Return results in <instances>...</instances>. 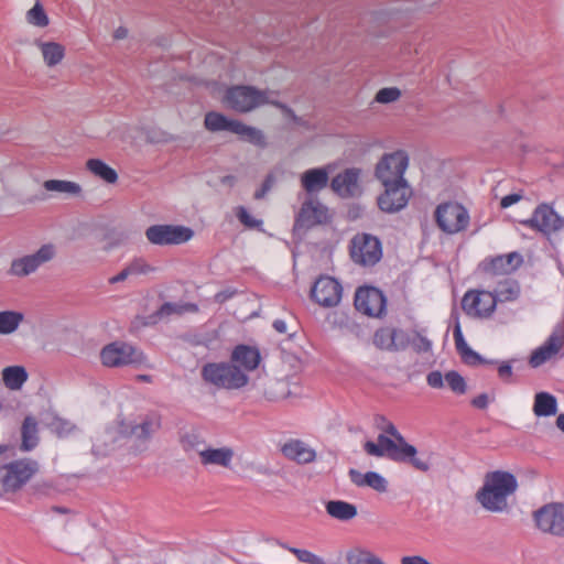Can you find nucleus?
<instances>
[{
    "label": "nucleus",
    "instance_id": "f257e3e1",
    "mask_svg": "<svg viewBox=\"0 0 564 564\" xmlns=\"http://www.w3.org/2000/svg\"><path fill=\"white\" fill-rule=\"evenodd\" d=\"M517 488L518 480L512 473L495 470L486 475L476 498L487 511L502 512L508 508V497L514 494Z\"/></svg>",
    "mask_w": 564,
    "mask_h": 564
},
{
    "label": "nucleus",
    "instance_id": "f03ea898",
    "mask_svg": "<svg viewBox=\"0 0 564 564\" xmlns=\"http://www.w3.org/2000/svg\"><path fill=\"white\" fill-rule=\"evenodd\" d=\"M225 101L229 108L238 112H249L261 105L269 104L265 91L246 85L228 88L225 94ZM270 104L295 118L294 111L286 104L278 100L270 101Z\"/></svg>",
    "mask_w": 564,
    "mask_h": 564
},
{
    "label": "nucleus",
    "instance_id": "7ed1b4c3",
    "mask_svg": "<svg viewBox=\"0 0 564 564\" xmlns=\"http://www.w3.org/2000/svg\"><path fill=\"white\" fill-rule=\"evenodd\" d=\"M202 379L217 389L238 390L249 382V377L232 361L207 362L200 370Z\"/></svg>",
    "mask_w": 564,
    "mask_h": 564
},
{
    "label": "nucleus",
    "instance_id": "20e7f679",
    "mask_svg": "<svg viewBox=\"0 0 564 564\" xmlns=\"http://www.w3.org/2000/svg\"><path fill=\"white\" fill-rule=\"evenodd\" d=\"M40 465L32 458H21L0 468V485L4 492H17L39 471Z\"/></svg>",
    "mask_w": 564,
    "mask_h": 564
},
{
    "label": "nucleus",
    "instance_id": "39448f33",
    "mask_svg": "<svg viewBox=\"0 0 564 564\" xmlns=\"http://www.w3.org/2000/svg\"><path fill=\"white\" fill-rule=\"evenodd\" d=\"M380 183L384 187L383 193H381L377 198V204L380 210L387 214H395L408 206L413 193L405 178L384 181Z\"/></svg>",
    "mask_w": 564,
    "mask_h": 564
},
{
    "label": "nucleus",
    "instance_id": "423d86ee",
    "mask_svg": "<svg viewBox=\"0 0 564 564\" xmlns=\"http://www.w3.org/2000/svg\"><path fill=\"white\" fill-rule=\"evenodd\" d=\"M524 227L542 234L549 240L552 235L564 230V217L561 216L553 207L552 204H539L530 218L521 220Z\"/></svg>",
    "mask_w": 564,
    "mask_h": 564
},
{
    "label": "nucleus",
    "instance_id": "0eeeda50",
    "mask_svg": "<svg viewBox=\"0 0 564 564\" xmlns=\"http://www.w3.org/2000/svg\"><path fill=\"white\" fill-rule=\"evenodd\" d=\"M350 257L354 262L372 267L382 258V245L378 237L370 234H357L351 239Z\"/></svg>",
    "mask_w": 564,
    "mask_h": 564
},
{
    "label": "nucleus",
    "instance_id": "6e6552de",
    "mask_svg": "<svg viewBox=\"0 0 564 564\" xmlns=\"http://www.w3.org/2000/svg\"><path fill=\"white\" fill-rule=\"evenodd\" d=\"M435 221L442 231L453 235L467 228L469 214L459 203H443L436 207Z\"/></svg>",
    "mask_w": 564,
    "mask_h": 564
},
{
    "label": "nucleus",
    "instance_id": "1a4fd4ad",
    "mask_svg": "<svg viewBox=\"0 0 564 564\" xmlns=\"http://www.w3.org/2000/svg\"><path fill=\"white\" fill-rule=\"evenodd\" d=\"M193 236V229L182 225L158 224L145 229L148 241L154 246L182 245Z\"/></svg>",
    "mask_w": 564,
    "mask_h": 564
},
{
    "label": "nucleus",
    "instance_id": "9d476101",
    "mask_svg": "<svg viewBox=\"0 0 564 564\" xmlns=\"http://www.w3.org/2000/svg\"><path fill=\"white\" fill-rule=\"evenodd\" d=\"M328 220V208L319 202L307 199L295 216L293 234L304 235L313 227L326 224Z\"/></svg>",
    "mask_w": 564,
    "mask_h": 564
},
{
    "label": "nucleus",
    "instance_id": "9b49d317",
    "mask_svg": "<svg viewBox=\"0 0 564 564\" xmlns=\"http://www.w3.org/2000/svg\"><path fill=\"white\" fill-rule=\"evenodd\" d=\"M533 519L542 532L564 538V503L544 505L533 512Z\"/></svg>",
    "mask_w": 564,
    "mask_h": 564
},
{
    "label": "nucleus",
    "instance_id": "f8f14e48",
    "mask_svg": "<svg viewBox=\"0 0 564 564\" xmlns=\"http://www.w3.org/2000/svg\"><path fill=\"white\" fill-rule=\"evenodd\" d=\"M355 307L367 316L381 317L387 310V297L376 286H361L355 294Z\"/></svg>",
    "mask_w": 564,
    "mask_h": 564
},
{
    "label": "nucleus",
    "instance_id": "ddd939ff",
    "mask_svg": "<svg viewBox=\"0 0 564 564\" xmlns=\"http://www.w3.org/2000/svg\"><path fill=\"white\" fill-rule=\"evenodd\" d=\"M409 166V155L405 151L398 150L384 154L376 165L375 175L378 181L403 180Z\"/></svg>",
    "mask_w": 564,
    "mask_h": 564
},
{
    "label": "nucleus",
    "instance_id": "4468645a",
    "mask_svg": "<svg viewBox=\"0 0 564 564\" xmlns=\"http://www.w3.org/2000/svg\"><path fill=\"white\" fill-rule=\"evenodd\" d=\"M462 307L468 316L488 318L496 307L497 302L490 291H467L462 300Z\"/></svg>",
    "mask_w": 564,
    "mask_h": 564
},
{
    "label": "nucleus",
    "instance_id": "2eb2a0df",
    "mask_svg": "<svg viewBox=\"0 0 564 564\" xmlns=\"http://www.w3.org/2000/svg\"><path fill=\"white\" fill-rule=\"evenodd\" d=\"M341 295V284L329 275H321L311 289V299L323 307L337 306Z\"/></svg>",
    "mask_w": 564,
    "mask_h": 564
},
{
    "label": "nucleus",
    "instance_id": "dca6fc26",
    "mask_svg": "<svg viewBox=\"0 0 564 564\" xmlns=\"http://www.w3.org/2000/svg\"><path fill=\"white\" fill-rule=\"evenodd\" d=\"M523 263V257L518 251L507 254H498L486 258L479 263V269L489 274H510L519 269Z\"/></svg>",
    "mask_w": 564,
    "mask_h": 564
},
{
    "label": "nucleus",
    "instance_id": "f3484780",
    "mask_svg": "<svg viewBox=\"0 0 564 564\" xmlns=\"http://www.w3.org/2000/svg\"><path fill=\"white\" fill-rule=\"evenodd\" d=\"M454 321L453 336L455 340L456 350L459 354L462 361L467 366L487 365L497 362L494 359H486L479 352L469 347L463 335L462 326L459 323V315L457 312L451 314Z\"/></svg>",
    "mask_w": 564,
    "mask_h": 564
},
{
    "label": "nucleus",
    "instance_id": "a211bd4d",
    "mask_svg": "<svg viewBox=\"0 0 564 564\" xmlns=\"http://www.w3.org/2000/svg\"><path fill=\"white\" fill-rule=\"evenodd\" d=\"M135 352L133 346L122 341H113L101 349L100 358L102 365L107 367H122L137 361Z\"/></svg>",
    "mask_w": 564,
    "mask_h": 564
},
{
    "label": "nucleus",
    "instance_id": "6ab92c4d",
    "mask_svg": "<svg viewBox=\"0 0 564 564\" xmlns=\"http://www.w3.org/2000/svg\"><path fill=\"white\" fill-rule=\"evenodd\" d=\"M564 346V329L555 327L546 340L538 347L530 356L529 364L538 368L557 355Z\"/></svg>",
    "mask_w": 564,
    "mask_h": 564
},
{
    "label": "nucleus",
    "instance_id": "aec40b11",
    "mask_svg": "<svg viewBox=\"0 0 564 564\" xmlns=\"http://www.w3.org/2000/svg\"><path fill=\"white\" fill-rule=\"evenodd\" d=\"M360 170L349 167L338 173L330 182L332 189L343 198H350L360 193L359 187Z\"/></svg>",
    "mask_w": 564,
    "mask_h": 564
},
{
    "label": "nucleus",
    "instance_id": "412c9836",
    "mask_svg": "<svg viewBox=\"0 0 564 564\" xmlns=\"http://www.w3.org/2000/svg\"><path fill=\"white\" fill-rule=\"evenodd\" d=\"M378 443L367 441L364 444L365 452L375 457L387 456L389 459L397 462L402 453L404 443H399L384 434L378 435Z\"/></svg>",
    "mask_w": 564,
    "mask_h": 564
},
{
    "label": "nucleus",
    "instance_id": "4be33fe9",
    "mask_svg": "<svg viewBox=\"0 0 564 564\" xmlns=\"http://www.w3.org/2000/svg\"><path fill=\"white\" fill-rule=\"evenodd\" d=\"M230 360L248 375L259 367L261 354L256 346L239 344L232 349Z\"/></svg>",
    "mask_w": 564,
    "mask_h": 564
},
{
    "label": "nucleus",
    "instance_id": "5701e85b",
    "mask_svg": "<svg viewBox=\"0 0 564 564\" xmlns=\"http://www.w3.org/2000/svg\"><path fill=\"white\" fill-rule=\"evenodd\" d=\"M281 452L284 457L297 464H308L316 458V452L301 440L288 441L281 447Z\"/></svg>",
    "mask_w": 564,
    "mask_h": 564
},
{
    "label": "nucleus",
    "instance_id": "b1692460",
    "mask_svg": "<svg viewBox=\"0 0 564 564\" xmlns=\"http://www.w3.org/2000/svg\"><path fill=\"white\" fill-rule=\"evenodd\" d=\"M432 456L433 454L427 452H421L417 455V449L414 445L404 443L400 455L401 458L397 463H408L416 470L427 473L432 466Z\"/></svg>",
    "mask_w": 564,
    "mask_h": 564
},
{
    "label": "nucleus",
    "instance_id": "393cba45",
    "mask_svg": "<svg viewBox=\"0 0 564 564\" xmlns=\"http://www.w3.org/2000/svg\"><path fill=\"white\" fill-rule=\"evenodd\" d=\"M328 181L326 167L308 169L301 175V185L310 195L319 193L327 186Z\"/></svg>",
    "mask_w": 564,
    "mask_h": 564
},
{
    "label": "nucleus",
    "instance_id": "a878e982",
    "mask_svg": "<svg viewBox=\"0 0 564 564\" xmlns=\"http://www.w3.org/2000/svg\"><path fill=\"white\" fill-rule=\"evenodd\" d=\"M198 454L200 463L204 466L215 465L228 468L230 467L234 458V451L230 447H208L203 451H199Z\"/></svg>",
    "mask_w": 564,
    "mask_h": 564
},
{
    "label": "nucleus",
    "instance_id": "bb28decb",
    "mask_svg": "<svg viewBox=\"0 0 564 564\" xmlns=\"http://www.w3.org/2000/svg\"><path fill=\"white\" fill-rule=\"evenodd\" d=\"M557 412V400L550 392H538L534 395L533 413L539 417L555 415Z\"/></svg>",
    "mask_w": 564,
    "mask_h": 564
},
{
    "label": "nucleus",
    "instance_id": "cd10ccee",
    "mask_svg": "<svg viewBox=\"0 0 564 564\" xmlns=\"http://www.w3.org/2000/svg\"><path fill=\"white\" fill-rule=\"evenodd\" d=\"M232 133L237 134L240 138V140L259 147L261 149L267 147L264 133L260 129L247 126L246 123L239 120H237Z\"/></svg>",
    "mask_w": 564,
    "mask_h": 564
},
{
    "label": "nucleus",
    "instance_id": "c85d7f7f",
    "mask_svg": "<svg viewBox=\"0 0 564 564\" xmlns=\"http://www.w3.org/2000/svg\"><path fill=\"white\" fill-rule=\"evenodd\" d=\"M161 427V415L158 413H150L144 419L131 427V434L138 440H148L151 435Z\"/></svg>",
    "mask_w": 564,
    "mask_h": 564
},
{
    "label": "nucleus",
    "instance_id": "c756f323",
    "mask_svg": "<svg viewBox=\"0 0 564 564\" xmlns=\"http://www.w3.org/2000/svg\"><path fill=\"white\" fill-rule=\"evenodd\" d=\"M39 429H37V421L31 416L28 415L21 427V436H22V443H21V449L24 452H30L33 448H35L39 444Z\"/></svg>",
    "mask_w": 564,
    "mask_h": 564
},
{
    "label": "nucleus",
    "instance_id": "7c9ffc66",
    "mask_svg": "<svg viewBox=\"0 0 564 564\" xmlns=\"http://www.w3.org/2000/svg\"><path fill=\"white\" fill-rule=\"evenodd\" d=\"M325 508L332 518L340 521H349L357 516L356 506L344 500H329Z\"/></svg>",
    "mask_w": 564,
    "mask_h": 564
},
{
    "label": "nucleus",
    "instance_id": "2f4dec72",
    "mask_svg": "<svg viewBox=\"0 0 564 564\" xmlns=\"http://www.w3.org/2000/svg\"><path fill=\"white\" fill-rule=\"evenodd\" d=\"M237 120L230 119L217 111H209L205 115L204 126L210 132L229 131L234 132Z\"/></svg>",
    "mask_w": 564,
    "mask_h": 564
},
{
    "label": "nucleus",
    "instance_id": "473e14b6",
    "mask_svg": "<svg viewBox=\"0 0 564 564\" xmlns=\"http://www.w3.org/2000/svg\"><path fill=\"white\" fill-rule=\"evenodd\" d=\"M2 380L10 390H19L28 380V372L22 366H9L2 370Z\"/></svg>",
    "mask_w": 564,
    "mask_h": 564
},
{
    "label": "nucleus",
    "instance_id": "72a5a7b5",
    "mask_svg": "<svg viewBox=\"0 0 564 564\" xmlns=\"http://www.w3.org/2000/svg\"><path fill=\"white\" fill-rule=\"evenodd\" d=\"M496 302H513L520 295V286L516 280H505L492 291Z\"/></svg>",
    "mask_w": 564,
    "mask_h": 564
},
{
    "label": "nucleus",
    "instance_id": "f704fd0d",
    "mask_svg": "<svg viewBox=\"0 0 564 564\" xmlns=\"http://www.w3.org/2000/svg\"><path fill=\"white\" fill-rule=\"evenodd\" d=\"M86 166L94 175L109 184H113L118 180L116 170L100 159H89L86 163Z\"/></svg>",
    "mask_w": 564,
    "mask_h": 564
},
{
    "label": "nucleus",
    "instance_id": "c9c22d12",
    "mask_svg": "<svg viewBox=\"0 0 564 564\" xmlns=\"http://www.w3.org/2000/svg\"><path fill=\"white\" fill-rule=\"evenodd\" d=\"M24 315L18 311L0 312V335H10L14 333L23 322Z\"/></svg>",
    "mask_w": 564,
    "mask_h": 564
},
{
    "label": "nucleus",
    "instance_id": "e433bc0d",
    "mask_svg": "<svg viewBox=\"0 0 564 564\" xmlns=\"http://www.w3.org/2000/svg\"><path fill=\"white\" fill-rule=\"evenodd\" d=\"M42 55L44 62L48 66H55L63 59L65 55V48L63 45L56 42H45L41 45Z\"/></svg>",
    "mask_w": 564,
    "mask_h": 564
},
{
    "label": "nucleus",
    "instance_id": "4c0bfd02",
    "mask_svg": "<svg viewBox=\"0 0 564 564\" xmlns=\"http://www.w3.org/2000/svg\"><path fill=\"white\" fill-rule=\"evenodd\" d=\"M36 271L30 254L13 259L10 274L19 278L28 276Z\"/></svg>",
    "mask_w": 564,
    "mask_h": 564
},
{
    "label": "nucleus",
    "instance_id": "58836bf2",
    "mask_svg": "<svg viewBox=\"0 0 564 564\" xmlns=\"http://www.w3.org/2000/svg\"><path fill=\"white\" fill-rule=\"evenodd\" d=\"M43 186L48 192L68 193L72 195H78L82 192L80 185L72 181L47 180Z\"/></svg>",
    "mask_w": 564,
    "mask_h": 564
},
{
    "label": "nucleus",
    "instance_id": "ea45409f",
    "mask_svg": "<svg viewBox=\"0 0 564 564\" xmlns=\"http://www.w3.org/2000/svg\"><path fill=\"white\" fill-rule=\"evenodd\" d=\"M173 314L182 315V303L165 302L158 311L147 317L144 325L158 323L161 318Z\"/></svg>",
    "mask_w": 564,
    "mask_h": 564
},
{
    "label": "nucleus",
    "instance_id": "a19ab883",
    "mask_svg": "<svg viewBox=\"0 0 564 564\" xmlns=\"http://www.w3.org/2000/svg\"><path fill=\"white\" fill-rule=\"evenodd\" d=\"M47 426L59 438L67 437L76 430L74 423L58 415H54Z\"/></svg>",
    "mask_w": 564,
    "mask_h": 564
},
{
    "label": "nucleus",
    "instance_id": "79ce46f5",
    "mask_svg": "<svg viewBox=\"0 0 564 564\" xmlns=\"http://www.w3.org/2000/svg\"><path fill=\"white\" fill-rule=\"evenodd\" d=\"M393 327L378 328L373 335V345L387 351H393Z\"/></svg>",
    "mask_w": 564,
    "mask_h": 564
},
{
    "label": "nucleus",
    "instance_id": "37998d69",
    "mask_svg": "<svg viewBox=\"0 0 564 564\" xmlns=\"http://www.w3.org/2000/svg\"><path fill=\"white\" fill-rule=\"evenodd\" d=\"M55 256L56 247L53 243H44L39 250L30 254L36 270L43 264L52 261Z\"/></svg>",
    "mask_w": 564,
    "mask_h": 564
},
{
    "label": "nucleus",
    "instance_id": "c03bdc74",
    "mask_svg": "<svg viewBox=\"0 0 564 564\" xmlns=\"http://www.w3.org/2000/svg\"><path fill=\"white\" fill-rule=\"evenodd\" d=\"M26 20L30 24L37 28H45L50 23V19L40 2H36L33 8L28 11Z\"/></svg>",
    "mask_w": 564,
    "mask_h": 564
},
{
    "label": "nucleus",
    "instance_id": "a18cd8bd",
    "mask_svg": "<svg viewBox=\"0 0 564 564\" xmlns=\"http://www.w3.org/2000/svg\"><path fill=\"white\" fill-rule=\"evenodd\" d=\"M449 389L456 394H464L467 391L465 378L456 370H449L444 376Z\"/></svg>",
    "mask_w": 564,
    "mask_h": 564
},
{
    "label": "nucleus",
    "instance_id": "49530a36",
    "mask_svg": "<svg viewBox=\"0 0 564 564\" xmlns=\"http://www.w3.org/2000/svg\"><path fill=\"white\" fill-rule=\"evenodd\" d=\"M347 562L348 564H386L380 557L365 550L348 554Z\"/></svg>",
    "mask_w": 564,
    "mask_h": 564
},
{
    "label": "nucleus",
    "instance_id": "de8ad7c7",
    "mask_svg": "<svg viewBox=\"0 0 564 564\" xmlns=\"http://www.w3.org/2000/svg\"><path fill=\"white\" fill-rule=\"evenodd\" d=\"M236 216L238 220L247 228L258 229L259 231H263V221L262 219H257L249 214L246 207L239 206L236 212Z\"/></svg>",
    "mask_w": 564,
    "mask_h": 564
},
{
    "label": "nucleus",
    "instance_id": "09e8293b",
    "mask_svg": "<svg viewBox=\"0 0 564 564\" xmlns=\"http://www.w3.org/2000/svg\"><path fill=\"white\" fill-rule=\"evenodd\" d=\"M364 478L367 482L366 487H370L380 494L388 490V480L381 474L377 471H367L365 473Z\"/></svg>",
    "mask_w": 564,
    "mask_h": 564
},
{
    "label": "nucleus",
    "instance_id": "8fccbe9b",
    "mask_svg": "<svg viewBox=\"0 0 564 564\" xmlns=\"http://www.w3.org/2000/svg\"><path fill=\"white\" fill-rule=\"evenodd\" d=\"M411 346L415 352L425 354L432 350L433 343L421 332L414 330V336L412 337Z\"/></svg>",
    "mask_w": 564,
    "mask_h": 564
},
{
    "label": "nucleus",
    "instance_id": "3c124183",
    "mask_svg": "<svg viewBox=\"0 0 564 564\" xmlns=\"http://www.w3.org/2000/svg\"><path fill=\"white\" fill-rule=\"evenodd\" d=\"M393 352L405 350L409 346H411L412 338L409 333L401 328L393 327Z\"/></svg>",
    "mask_w": 564,
    "mask_h": 564
},
{
    "label": "nucleus",
    "instance_id": "603ef678",
    "mask_svg": "<svg viewBox=\"0 0 564 564\" xmlns=\"http://www.w3.org/2000/svg\"><path fill=\"white\" fill-rule=\"evenodd\" d=\"M401 91L397 87L381 88L375 97V100L380 104H390L399 99Z\"/></svg>",
    "mask_w": 564,
    "mask_h": 564
},
{
    "label": "nucleus",
    "instance_id": "864d4df0",
    "mask_svg": "<svg viewBox=\"0 0 564 564\" xmlns=\"http://www.w3.org/2000/svg\"><path fill=\"white\" fill-rule=\"evenodd\" d=\"M131 275L147 274L153 271V268L142 258H135L127 264Z\"/></svg>",
    "mask_w": 564,
    "mask_h": 564
},
{
    "label": "nucleus",
    "instance_id": "5fc2aeb1",
    "mask_svg": "<svg viewBox=\"0 0 564 564\" xmlns=\"http://www.w3.org/2000/svg\"><path fill=\"white\" fill-rule=\"evenodd\" d=\"M377 422H382L384 425H379L387 434L391 435L394 441L399 443H408L402 434L398 431L395 425L392 422L387 421L384 416H379Z\"/></svg>",
    "mask_w": 564,
    "mask_h": 564
},
{
    "label": "nucleus",
    "instance_id": "6e6d98bb",
    "mask_svg": "<svg viewBox=\"0 0 564 564\" xmlns=\"http://www.w3.org/2000/svg\"><path fill=\"white\" fill-rule=\"evenodd\" d=\"M275 183V176L273 173H269L265 175L260 188H258L254 194H253V197L254 199H262L264 198V196L271 191V188L273 187Z\"/></svg>",
    "mask_w": 564,
    "mask_h": 564
},
{
    "label": "nucleus",
    "instance_id": "4d7b16f0",
    "mask_svg": "<svg viewBox=\"0 0 564 564\" xmlns=\"http://www.w3.org/2000/svg\"><path fill=\"white\" fill-rule=\"evenodd\" d=\"M497 362H495L494 365H498V376L499 378L503 381V382H511V377H512V361L513 360H508V361H498L496 360Z\"/></svg>",
    "mask_w": 564,
    "mask_h": 564
},
{
    "label": "nucleus",
    "instance_id": "13d9d810",
    "mask_svg": "<svg viewBox=\"0 0 564 564\" xmlns=\"http://www.w3.org/2000/svg\"><path fill=\"white\" fill-rule=\"evenodd\" d=\"M288 551L291 552L292 554H294L296 556L297 561L305 563V564H313L317 556L316 554H314L313 552H311L308 550L299 549V547H288Z\"/></svg>",
    "mask_w": 564,
    "mask_h": 564
},
{
    "label": "nucleus",
    "instance_id": "bf43d9fd",
    "mask_svg": "<svg viewBox=\"0 0 564 564\" xmlns=\"http://www.w3.org/2000/svg\"><path fill=\"white\" fill-rule=\"evenodd\" d=\"M444 380L442 372L440 370H433L426 376V383L434 389H441L444 387Z\"/></svg>",
    "mask_w": 564,
    "mask_h": 564
},
{
    "label": "nucleus",
    "instance_id": "052dcab7",
    "mask_svg": "<svg viewBox=\"0 0 564 564\" xmlns=\"http://www.w3.org/2000/svg\"><path fill=\"white\" fill-rule=\"evenodd\" d=\"M470 404L476 409L485 410L489 405V397L487 393H480L471 399Z\"/></svg>",
    "mask_w": 564,
    "mask_h": 564
},
{
    "label": "nucleus",
    "instance_id": "680f3d73",
    "mask_svg": "<svg viewBox=\"0 0 564 564\" xmlns=\"http://www.w3.org/2000/svg\"><path fill=\"white\" fill-rule=\"evenodd\" d=\"M521 198H522V196L518 193H512V194L506 195L501 198L500 206H501V208H509L512 205H514L516 203H518Z\"/></svg>",
    "mask_w": 564,
    "mask_h": 564
},
{
    "label": "nucleus",
    "instance_id": "e2e57ef3",
    "mask_svg": "<svg viewBox=\"0 0 564 564\" xmlns=\"http://www.w3.org/2000/svg\"><path fill=\"white\" fill-rule=\"evenodd\" d=\"M364 476H365V474H362L356 469L349 470L350 480L357 487H366L367 482L365 481Z\"/></svg>",
    "mask_w": 564,
    "mask_h": 564
},
{
    "label": "nucleus",
    "instance_id": "0e129e2a",
    "mask_svg": "<svg viewBox=\"0 0 564 564\" xmlns=\"http://www.w3.org/2000/svg\"><path fill=\"white\" fill-rule=\"evenodd\" d=\"M401 564H432V563L421 555H411V556H403L401 558Z\"/></svg>",
    "mask_w": 564,
    "mask_h": 564
},
{
    "label": "nucleus",
    "instance_id": "69168bd1",
    "mask_svg": "<svg viewBox=\"0 0 564 564\" xmlns=\"http://www.w3.org/2000/svg\"><path fill=\"white\" fill-rule=\"evenodd\" d=\"M128 276H131V274L126 265L118 274H116L109 279V283L116 284L119 282H123L124 280L128 279Z\"/></svg>",
    "mask_w": 564,
    "mask_h": 564
},
{
    "label": "nucleus",
    "instance_id": "338daca9",
    "mask_svg": "<svg viewBox=\"0 0 564 564\" xmlns=\"http://www.w3.org/2000/svg\"><path fill=\"white\" fill-rule=\"evenodd\" d=\"M272 326L280 334H284L286 332V323L284 319H274Z\"/></svg>",
    "mask_w": 564,
    "mask_h": 564
},
{
    "label": "nucleus",
    "instance_id": "774afa93",
    "mask_svg": "<svg viewBox=\"0 0 564 564\" xmlns=\"http://www.w3.org/2000/svg\"><path fill=\"white\" fill-rule=\"evenodd\" d=\"M198 305L196 303H182V314L184 313H197L198 312Z\"/></svg>",
    "mask_w": 564,
    "mask_h": 564
}]
</instances>
